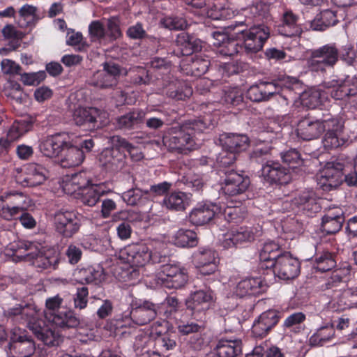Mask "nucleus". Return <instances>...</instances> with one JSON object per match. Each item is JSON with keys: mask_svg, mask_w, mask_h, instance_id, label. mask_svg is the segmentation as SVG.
I'll use <instances>...</instances> for the list:
<instances>
[{"mask_svg": "<svg viewBox=\"0 0 357 357\" xmlns=\"http://www.w3.org/2000/svg\"><path fill=\"white\" fill-rule=\"evenodd\" d=\"M243 99V91L239 87H227L223 91L222 102L234 106L238 105Z\"/></svg>", "mask_w": 357, "mask_h": 357, "instance_id": "57", "label": "nucleus"}, {"mask_svg": "<svg viewBox=\"0 0 357 357\" xmlns=\"http://www.w3.org/2000/svg\"><path fill=\"white\" fill-rule=\"evenodd\" d=\"M302 102L306 107L313 109L323 105L327 100V93L320 88L311 89L302 95Z\"/></svg>", "mask_w": 357, "mask_h": 357, "instance_id": "43", "label": "nucleus"}, {"mask_svg": "<svg viewBox=\"0 0 357 357\" xmlns=\"http://www.w3.org/2000/svg\"><path fill=\"white\" fill-rule=\"evenodd\" d=\"M5 95L14 100L17 103H22L24 93L20 84L16 82H9V85L4 89Z\"/></svg>", "mask_w": 357, "mask_h": 357, "instance_id": "64", "label": "nucleus"}, {"mask_svg": "<svg viewBox=\"0 0 357 357\" xmlns=\"http://www.w3.org/2000/svg\"><path fill=\"white\" fill-rule=\"evenodd\" d=\"M343 128L342 123L337 119L325 120L324 130L326 133L322 143L326 149H337L346 142Z\"/></svg>", "mask_w": 357, "mask_h": 357, "instance_id": "14", "label": "nucleus"}, {"mask_svg": "<svg viewBox=\"0 0 357 357\" xmlns=\"http://www.w3.org/2000/svg\"><path fill=\"white\" fill-rule=\"evenodd\" d=\"M112 147L104 149L99 158L101 165L112 172H117L124 169L126 165V154L120 147L116 146L115 136L112 139Z\"/></svg>", "mask_w": 357, "mask_h": 357, "instance_id": "12", "label": "nucleus"}, {"mask_svg": "<svg viewBox=\"0 0 357 357\" xmlns=\"http://www.w3.org/2000/svg\"><path fill=\"white\" fill-rule=\"evenodd\" d=\"M192 94V89L186 82H181L175 91H170L168 97L177 100H184Z\"/></svg>", "mask_w": 357, "mask_h": 357, "instance_id": "63", "label": "nucleus"}, {"mask_svg": "<svg viewBox=\"0 0 357 357\" xmlns=\"http://www.w3.org/2000/svg\"><path fill=\"white\" fill-rule=\"evenodd\" d=\"M103 194L104 191L99 185H91L77 193L81 202L89 206H95Z\"/></svg>", "mask_w": 357, "mask_h": 357, "instance_id": "46", "label": "nucleus"}, {"mask_svg": "<svg viewBox=\"0 0 357 357\" xmlns=\"http://www.w3.org/2000/svg\"><path fill=\"white\" fill-rule=\"evenodd\" d=\"M220 211L221 207L211 202L198 203L190 213L189 220L195 225H204L209 222Z\"/></svg>", "mask_w": 357, "mask_h": 357, "instance_id": "21", "label": "nucleus"}, {"mask_svg": "<svg viewBox=\"0 0 357 357\" xmlns=\"http://www.w3.org/2000/svg\"><path fill=\"white\" fill-rule=\"evenodd\" d=\"M261 175L270 183L287 184L291 180L289 169L274 160H268L262 165Z\"/></svg>", "mask_w": 357, "mask_h": 357, "instance_id": "20", "label": "nucleus"}, {"mask_svg": "<svg viewBox=\"0 0 357 357\" xmlns=\"http://www.w3.org/2000/svg\"><path fill=\"white\" fill-rule=\"evenodd\" d=\"M194 260L197 268L202 275H211L217 271V254L211 248L199 249L194 255Z\"/></svg>", "mask_w": 357, "mask_h": 357, "instance_id": "23", "label": "nucleus"}, {"mask_svg": "<svg viewBox=\"0 0 357 357\" xmlns=\"http://www.w3.org/2000/svg\"><path fill=\"white\" fill-rule=\"evenodd\" d=\"M3 313L6 318L17 323H26L36 338L49 347L58 346L61 335L52 331L50 324L38 318L36 307L17 303L13 306L4 307Z\"/></svg>", "mask_w": 357, "mask_h": 357, "instance_id": "1", "label": "nucleus"}, {"mask_svg": "<svg viewBox=\"0 0 357 357\" xmlns=\"http://www.w3.org/2000/svg\"><path fill=\"white\" fill-rule=\"evenodd\" d=\"M350 273L348 268L344 267L335 270L332 273V275L327 280L325 283V287L327 289L336 288L342 283V280Z\"/></svg>", "mask_w": 357, "mask_h": 357, "instance_id": "61", "label": "nucleus"}, {"mask_svg": "<svg viewBox=\"0 0 357 357\" xmlns=\"http://www.w3.org/2000/svg\"><path fill=\"white\" fill-rule=\"evenodd\" d=\"M339 56L336 43H331L312 50L306 64L310 70L323 73L327 68H333L338 61Z\"/></svg>", "mask_w": 357, "mask_h": 357, "instance_id": "5", "label": "nucleus"}, {"mask_svg": "<svg viewBox=\"0 0 357 357\" xmlns=\"http://www.w3.org/2000/svg\"><path fill=\"white\" fill-rule=\"evenodd\" d=\"M222 148L237 154L246 150L249 145V138L245 135L223 133L220 137Z\"/></svg>", "mask_w": 357, "mask_h": 357, "instance_id": "33", "label": "nucleus"}, {"mask_svg": "<svg viewBox=\"0 0 357 357\" xmlns=\"http://www.w3.org/2000/svg\"><path fill=\"white\" fill-rule=\"evenodd\" d=\"M107 32L104 24L99 20L92 21L89 25V36L91 42L102 43L107 40Z\"/></svg>", "mask_w": 357, "mask_h": 357, "instance_id": "55", "label": "nucleus"}, {"mask_svg": "<svg viewBox=\"0 0 357 357\" xmlns=\"http://www.w3.org/2000/svg\"><path fill=\"white\" fill-rule=\"evenodd\" d=\"M188 279L186 270L178 263L172 261L161 266L160 272L156 275V283L167 288L183 287Z\"/></svg>", "mask_w": 357, "mask_h": 357, "instance_id": "6", "label": "nucleus"}, {"mask_svg": "<svg viewBox=\"0 0 357 357\" xmlns=\"http://www.w3.org/2000/svg\"><path fill=\"white\" fill-rule=\"evenodd\" d=\"M121 74V69L118 64L106 62L103 64V69L96 72L90 78L89 83L100 89L112 87L116 84Z\"/></svg>", "mask_w": 357, "mask_h": 357, "instance_id": "11", "label": "nucleus"}, {"mask_svg": "<svg viewBox=\"0 0 357 357\" xmlns=\"http://www.w3.org/2000/svg\"><path fill=\"white\" fill-rule=\"evenodd\" d=\"M33 250L37 251L36 244L24 240L15 241L6 248L7 255H11L15 261L22 259L27 261L33 254Z\"/></svg>", "mask_w": 357, "mask_h": 357, "instance_id": "30", "label": "nucleus"}, {"mask_svg": "<svg viewBox=\"0 0 357 357\" xmlns=\"http://www.w3.org/2000/svg\"><path fill=\"white\" fill-rule=\"evenodd\" d=\"M47 324H50L52 331L58 333L52 328V324L61 329H67L76 328L79 324V319L75 316L72 310H61L58 311L57 313H54Z\"/></svg>", "mask_w": 357, "mask_h": 357, "instance_id": "35", "label": "nucleus"}, {"mask_svg": "<svg viewBox=\"0 0 357 357\" xmlns=\"http://www.w3.org/2000/svg\"><path fill=\"white\" fill-rule=\"evenodd\" d=\"M75 280L81 284L84 283H98L100 282L102 277V270L100 268L96 269L93 266H88L77 269L74 273Z\"/></svg>", "mask_w": 357, "mask_h": 357, "instance_id": "42", "label": "nucleus"}, {"mask_svg": "<svg viewBox=\"0 0 357 357\" xmlns=\"http://www.w3.org/2000/svg\"><path fill=\"white\" fill-rule=\"evenodd\" d=\"M335 335V329L332 324L319 328L317 331L310 337V343L314 346L323 345L329 341Z\"/></svg>", "mask_w": 357, "mask_h": 357, "instance_id": "53", "label": "nucleus"}, {"mask_svg": "<svg viewBox=\"0 0 357 357\" xmlns=\"http://www.w3.org/2000/svg\"><path fill=\"white\" fill-rule=\"evenodd\" d=\"M278 33L284 36L293 37L299 36L302 29L298 24V17L291 11H287L283 15L281 24L278 28Z\"/></svg>", "mask_w": 357, "mask_h": 357, "instance_id": "37", "label": "nucleus"}, {"mask_svg": "<svg viewBox=\"0 0 357 357\" xmlns=\"http://www.w3.org/2000/svg\"><path fill=\"white\" fill-rule=\"evenodd\" d=\"M243 43L247 54H254L261 51L270 37V29L264 24L253 25L248 29L241 31Z\"/></svg>", "mask_w": 357, "mask_h": 357, "instance_id": "8", "label": "nucleus"}, {"mask_svg": "<svg viewBox=\"0 0 357 357\" xmlns=\"http://www.w3.org/2000/svg\"><path fill=\"white\" fill-rule=\"evenodd\" d=\"M129 317H126L119 324L120 327L144 326L153 320L158 313L159 305L149 300L132 298Z\"/></svg>", "mask_w": 357, "mask_h": 357, "instance_id": "4", "label": "nucleus"}, {"mask_svg": "<svg viewBox=\"0 0 357 357\" xmlns=\"http://www.w3.org/2000/svg\"><path fill=\"white\" fill-rule=\"evenodd\" d=\"M146 113L142 109L132 110L117 119V126L121 129H130L142 122Z\"/></svg>", "mask_w": 357, "mask_h": 357, "instance_id": "48", "label": "nucleus"}, {"mask_svg": "<svg viewBox=\"0 0 357 357\" xmlns=\"http://www.w3.org/2000/svg\"><path fill=\"white\" fill-rule=\"evenodd\" d=\"M53 224L57 233L65 238H70L79 231L81 220L76 211L61 209L55 212Z\"/></svg>", "mask_w": 357, "mask_h": 357, "instance_id": "9", "label": "nucleus"}, {"mask_svg": "<svg viewBox=\"0 0 357 357\" xmlns=\"http://www.w3.org/2000/svg\"><path fill=\"white\" fill-rule=\"evenodd\" d=\"M261 234V228L259 226L256 227H241L233 228L225 236V246H238L250 243L254 241L256 236H259Z\"/></svg>", "mask_w": 357, "mask_h": 357, "instance_id": "18", "label": "nucleus"}, {"mask_svg": "<svg viewBox=\"0 0 357 357\" xmlns=\"http://www.w3.org/2000/svg\"><path fill=\"white\" fill-rule=\"evenodd\" d=\"M115 140L116 141V146L121 148L123 153L126 151L133 161H139L143 158V154L139 149L130 144L126 139L115 136Z\"/></svg>", "mask_w": 357, "mask_h": 357, "instance_id": "56", "label": "nucleus"}, {"mask_svg": "<svg viewBox=\"0 0 357 357\" xmlns=\"http://www.w3.org/2000/svg\"><path fill=\"white\" fill-rule=\"evenodd\" d=\"M48 172L45 167L38 163H30L26 167L24 185L33 187L43 183L47 178Z\"/></svg>", "mask_w": 357, "mask_h": 357, "instance_id": "36", "label": "nucleus"}, {"mask_svg": "<svg viewBox=\"0 0 357 357\" xmlns=\"http://www.w3.org/2000/svg\"><path fill=\"white\" fill-rule=\"evenodd\" d=\"M208 126L206 121L199 119L172 127L163 136V144L170 151L187 154L197 147L194 139L195 133L204 131Z\"/></svg>", "mask_w": 357, "mask_h": 357, "instance_id": "3", "label": "nucleus"}, {"mask_svg": "<svg viewBox=\"0 0 357 357\" xmlns=\"http://www.w3.org/2000/svg\"><path fill=\"white\" fill-rule=\"evenodd\" d=\"M68 135L66 133H57L43 139L39 144L41 153L48 158L59 156L65 146L67 145Z\"/></svg>", "mask_w": 357, "mask_h": 357, "instance_id": "22", "label": "nucleus"}, {"mask_svg": "<svg viewBox=\"0 0 357 357\" xmlns=\"http://www.w3.org/2000/svg\"><path fill=\"white\" fill-rule=\"evenodd\" d=\"M342 168L340 164L328 162L320 171L318 184L326 191L336 188L342 181Z\"/></svg>", "mask_w": 357, "mask_h": 357, "instance_id": "19", "label": "nucleus"}, {"mask_svg": "<svg viewBox=\"0 0 357 357\" xmlns=\"http://www.w3.org/2000/svg\"><path fill=\"white\" fill-rule=\"evenodd\" d=\"M59 260V253L54 249L40 250L37 246V251L33 250V254L27 261H31L34 266L43 270L55 269Z\"/></svg>", "mask_w": 357, "mask_h": 357, "instance_id": "26", "label": "nucleus"}, {"mask_svg": "<svg viewBox=\"0 0 357 357\" xmlns=\"http://www.w3.org/2000/svg\"><path fill=\"white\" fill-rule=\"evenodd\" d=\"M274 274L280 279L288 280L296 278L300 273V262L289 252H284L273 266Z\"/></svg>", "mask_w": 357, "mask_h": 357, "instance_id": "13", "label": "nucleus"}, {"mask_svg": "<svg viewBox=\"0 0 357 357\" xmlns=\"http://www.w3.org/2000/svg\"><path fill=\"white\" fill-rule=\"evenodd\" d=\"M283 252L280 250V246L274 241L264 243L259 251V261L261 268H272L279 257Z\"/></svg>", "mask_w": 357, "mask_h": 357, "instance_id": "34", "label": "nucleus"}, {"mask_svg": "<svg viewBox=\"0 0 357 357\" xmlns=\"http://www.w3.org/2000/svg\"><path fill=\"white\" fill-rule=\"evenodd\" d=\"M215 300V294L211 289H199L190 293L185 304L193 318L202 321L205 312L212 307Z\"/></svg>", "mask_w": 357, "mask_h": 357, "instance_id": "7", "label": "nucleus"}, {"mask_svg": "<svg viewBox=\"0 0 357 357\" xmlns=\"http://www.w3.org/2000/svg\"><path fill=\"white\" fill-rule=\"evenodd\" d=\"M325 92L335 100H342L349 96L347 90L342 86V82L333 80L332 82L324 84Z\"/></svg>", "mask_w": 357, "mask_h": 357, "instance_id": "58", "label": "nucleus"}, {"mask_svg": "<svg viewBox=\"0 0 357 357\" xmlns=\"http://www.w3.org/2000/svg\"><path fill=\"white\" fill-rule=\"evenodd\" d=\"M325 120H320L307 114L297 124V135L303 140L318 138L324 131Z\"/></svg>", "mask_w": 357, "mask_h": 357, "instance_id": "16", "label": "nucleus"}, {"mask_svg": "<svg viewBox=\"0 0 357 357\" xmlns=\"http://www.w3.org/2000/svg\"><path fill=\"white\" fill-rule=\"evenodd\" d=\"M121 197L126 204L142 206L149 202L147 192L139 188H132L121 194Z\"/></svg>", "mask_w": 357, "mask_h": 357, "instance_id": "45", "label": "nucleus"}, {"mask_svg": "<svg viewBox=\"0 0 357 357\" xmlns=\"http://www.w3.org/2000/svg\"><path fill=\"white\" fill-rule=\"evenodd\" d=\"M280 319L279 312L268 310L260 314L258 319L255 321L252 331L255 337H262L278 324Z\"/></svg>", "mask_w": 357, "mask_h": 357, "instance_id": "25", "label": "nucleus"}, {"mask_svg": "<svg viewBox=\"0 0 357 357\" xmlns=\"http://www.w3.org/2000/svg\"><path fill=\"white\" fill-rule=\"evenodd\" d=\"M338 22L336 13L331 10H324L317 15L311 22L310 27L314 31H324Z\"/></svg>", "mask_w": 357, "mask_h": 357, "instance_id": "41", "label": "nucleus"}, {"mask_svg": "<svg viewBox=\"0 0 357 357\" xmlns=\"http://www.w3.org/2000/svg\"><path fill=\"white\" fill-rule=\"evenodd\" d=\"M250 181L248 176L232 170L225 172V177L221 183L220 190L226 195L236 196L244 193L248 188Z\"/></svg>", "mask_w": 357, "mask_h": 357, "instance_id": "15", "label": "nucleus"}, {"mask_svg": "<svg viewBox=\"0 0 357 357\" xmlns=\"http://www.w3.org/2000/svg\"><path fill=\"white\" fill-rule=\"evenodd\" d=\"M344 222L343 210L340 207L328 209L322 218L321 230L326 234H333L338 232Z\"/></svg>", "mask_w": 357, "mask_h": 357, "instance_id": "27", "label": "nucleus"}, {"mask_svg": "<svg viewBox=\"0 0 357 357\" xmlns=\"http://www.w3.org/2000/svg\"><path fill=\"white\" fill-rule=\"evenodd\" d=\"M199 40L188 33L181 32L176 38V45L182 55H190L199 50Z\"/></svg>", "mask_w": 357, "mask_h": 357, "instance_id": "44", "label": "nucleus"}, {"mask_svg": "<svg viewBox=\"0 0 357 357\" xmlns=\"http://www.w3.org/2000/svg\"><path fill=\"white\" fill-rule=\"evenodd\" d=\"M166 243L158 238H149L145 243H133L119 251V259L133 268L137 274V268L143 267L149 263L165 262Z\"/></svg>", "mask_w": 357, "mask_h": 357, "instance_id": "2", "label": "nucleus"}, {"mask_svg": "<svg viewBox=\"0 0 357 357\" xmlns=\"http://www.w3.org/2000/svg\"><path fill=\"white\" fill-rule=\"evenodd\" d=\"M242 354V341L241 339L220 340L215 351L208 354L206 357H238Z\"/></svg>", "mask_w": 357, "mask_h": 357, "instance_id": "28", "label": "nucleus"}, {"mask_svg": "<svg viewBox=\"0 0 357 357\" xmlns=\"http://www.w3.org/2000/svg\"><path fill=\"white\" fill-rule=\"evenodd\" d=\"M263 291L261 278H247L238 282L235 292L240 297L249 294H257Z\"/></svg>", "mask_w": 357, "mask_h": 357, "instance_id": "38", "label": "nucleus"}, {"mask_svg": "<svg viewBox=\"0 0 357 357\" xmlns=\"http://www.w3.org/2000/svg\"><path fill=\"white\" fill-rule=\"evenodd\" d=\"M33 124V120L31 117L15 121L8 131V139L11 141L17 139L31 130Z\"/></svg>", "mask_w": 357, "mask_h": 357, "instance_id": "47", "label": "nucleus"}, {"mask_svg": "<svg viewBox=\"0 0 357 357\" xmlns=\"http://www.w3.org/2000/svg\"><path fill=\"white\" fill-rule=\"evenodd\" d=\"M278 84L272 82L261 81L250 86L246 96L253 102L267 101L273 95L278 94Z\"/></svg>", "mask_w": 357, "mask_h": 357, "instance_id": "24", "label": "nucleus"}, {"mask_svg": "<svg viewBox=\"0 0 357 357\" xmlns=\"http://www.w3.org/2000/svg\"><path fill=\"white\" fill-rule=\"evenodd\" d=\"M38 8L33 5H23L18 11L20 26L24 28L33 24L38 19Z\"/></svg>", "mask_w": 357, "mask_h": 357, "instance_id": "51", "label": "nucleus"}, {"mask_svg": "<svg viewBox=\"0 0 357 357\" xmlns=\"http://www.w3.org/2000/svg\"><path fill=\"white\" fill-rule=\"evenodd\" d=\"M174 243L181 248L195 247L197 244L196 233L190 229H180L174 235Z\"/></svg>", "mask_w": 357, "mask_h": 357, "instance_id": "50", "label": "nucleus"}, {"mask_svg": "<svg viewBox=\"0 0 357 357\" xmlns=\"http://www.w3.org/2000/svg\"><path fill=\"white\" fill-rule=\"evenodd\" d=\"M91 175L88 172H80L67 177L63 182V190L68 195H73L91 185Z\"/></svg>", "mask_w": 357, "mask_h": 357, "instance_id": "29", "label": "nucleus"}, {"mask_svg": "<svg viewBox=\"0 0 357 357\" xmlns=\"http://www.w3.org/2000/svg\"><path fill=\"white\" fill-rule=\"evenodd\" d=\"M216 47L215 52L222 56H232L238 52V45L236 41L226 40L223 43H213Z\"/></svg>", "mask_w": 357, "mask_h": 357, "instance_id": "59", "label": "nucleus"}, {"mask_svg": "<svg viewBox=\"0 0 357 357\" xmlns=\"http://www.w3.org/2000/svg\"><path fill=\"white\" fill-rule=\"evenodd\" d=\"M306 315L301 312H294L286 317L282 323L283 330L294 334H299L305 328Z\"/></svg>", "mask_w": 357, "mask_h": 357, "instance_id": "40", "label": "nucleus"}, {"mask_svg": "<svg viewBox=\"0 0 357 357\" xmlns=\"http://www.w3.org/2000/svg\"><path fill=\"white\" fill-rule=\"evenodd\" d=\"M26 210V206L17 202L16 205L5 206L3 204V198L0 197V217L10 220L20 217L22 212Z\"/></svg>", "mask_w": 357, "mask_h": 357, "instance_id": "54", "label": "nucleus"}, {"mask_svg": "<svg viewBox=\"0 0 357 357\" xmlns=\"http://www.w3.org/2000/svg\"><path fill=\"white\" fill-rule=\"evenodd\" d=\"M281 158L282 162L289 166V169H294L303 162L299 152L295 149H291L285 152L281 153Z\"/></svg>", "mask_w": 357, "mask_h": 357, "instance_id": "62", "label": "nucleus"}, {"mask_svg": "<svg viewBox=\"0 0 357 357\" xmlns=\"http://www.w3.org/2000/svg\"><path fill=\"white\" fill-rule=\"evenodd\" d=\"M210 66V61L202 56L195 55L192 57L190 69L195 76H201L208 71Z\"/></svg>", "mask_w": 357, "mask_h": 357, "instance_id": "60", "label": "nucleus"}, {"mask_svg": "<svg viewBox=\"0 0 357 357\" xmlns=\"http://www.w3.org/2000/svg\"><path fill=\"white\" fill-rule=\"evenodd\" d=\"M33 352V342L27 337L26 331L20 328H13L8 355L10 357H29Z\"/></svg>", "mask_w": 357, "mask_h": 357, "instance_id": "10", "label": "nucleus"}, {"mask_svg": "<svg viewBox=\"0 0 357 357\" xmlns=\"http://www.w3.org/2000/svg\"><path fill=\"white\" fill-rule=\"evenodd\" d=\"M107 118V114L96 107H77L73 114V119L79 126H87L89 128H95L99 121L104 123V120ZM99 126H97L98 127Z\"/></svg>", "mask_w": 357, "mask_h": 357, "instance_id": "17", "label": "nucleus"}, {"mask_svg": "<svg viewBox=\"0 0 357 357\" xmlns=\"http://www.w3.org/2000/svg\"><path fill=\"white\" fill-rule=\"evenodd\" d=\"M157 324H158L162 329L160 331L155 330L157 337L155 340V344L156 347L162 352L174 349L176 346L175 336L165 333L167 329L165 321H158Z\"/></svg>", "mask_w": 357, "mask_h": 357, "instance_id": "39", "label": "nucleus"}, {"mask_svg": "<svg viewBox=\"0 0 357 357\" xmlns=\"http://www.w3.org/2000/svg\"><path fill=\"white\" fill-rule=\"evenodd\" d=\"M188 199L185 193L180 191L174 192L164 198L163 205L171 210L182 211L185 208Z\"/></svg>", "mask_w": 357, "mask_h": 357, "instance_id": "52", "label": "nucleus"}, {"mask_svg": "<svg viewBox=\"0 0 357 357\" xmlns=\"http://www.w3.org/2000/svg\"><path fill=\"white\" fill-rule=\"evenodd\" d=\"M335 266L336 261L333 254L328 251L317 254L312 262L313 268L320 272L331 271Z\"/></svg>", "mask_w": 357, "mask_h": 357, "instance_id": "49", "label": "nucleus"}, {"mask_svg": "<svg viewBox=\"0 0 357 357\" xmlns=\"http://www.w3.org/2000/svg\"><path fill=\"white\" fill-rule=\"evenodd\" d=\"M293 202L307 216L320 211V205L317 201L315 192L311 190H306L300 192L294 197Z\"/></svg>", "mask_w": 357, "mask_h": 357, "instance_id": "31", "label": "nucleus"}, {"mask_svg": "<svg viewBox=\"0 0 357 357\" xmlns=\"http://www.w3.org/2000/svg\"><path fill=\"white\" fill-rule=\"evenodd\" d=\"M84 159L83 151L77 146H71L67 139V145L63 147L60 154L61 166L63 168L77 167L82 163Z\"/></svg>", "mask_w": 357, "mask_h": 357, "instance_id": "32", "label": "nucleus"}]
</instances>
